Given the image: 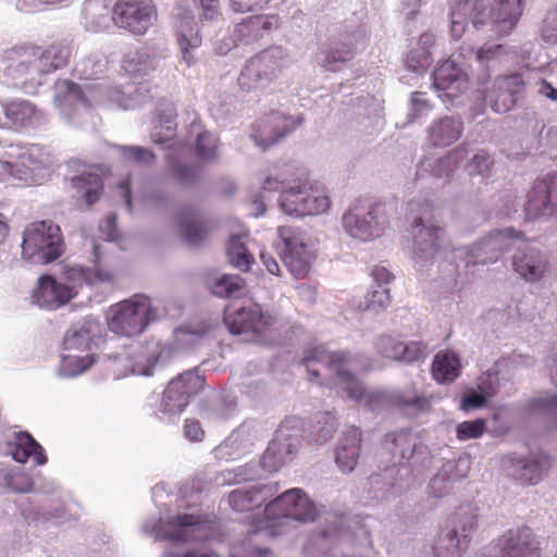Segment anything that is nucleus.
<instances>
[{
    "label": "nucleus",
    "mask_w": 557,
    "mask_h": 557,
    "mask_svg": "<svg viewBox=\"0 0 557 557\" xmlns=\"http://www.w3.org/2000/svg\"><path fill=\"white\" fill-rule=\"evenodd\" d=\"M486 0H450V34L454 39H460L471 18L475 28L491 26L497 36L509 35L518 25L523 14L525 0H496L487 9Z\"/></svg>",
    "instance_id": "obj_1"
},
{
    "label": "nucleus",
    "mask_w": 557,
    "mask_h": 557,
    "mask_svg": "<svg viewBox=\"0 0 557 557\" xmlns=\"http://www.w3.org/2000/svg\"><path fill=\"white\" fill-rule=\"evenodd\" d=\"M34 45L15 46L0 57V82L9 87L35 94L44 83Z\"/></svg>",
    "instance_id": "obj_2"
},
{
    "label": "nucleus",
    "mask_w": 557,
    "mask_h": 557,
    "mask_svg": "<svg viewBox=\"0 0 557 557\" xmlns=\"http://www.w3.org/2000/svg\"><path fill=\"white\" fill-rule=\"evenodd\" d=\"M110 312L109 330L124 337L139 336L157 318V308L151 298L144 294H135L112 305Z\"/></svg>",
    "instance_id": "obj_3"
},
{
    "label": "nucleus",
    "mask_w": 557,
    "mask_h": 557,
    "mask_svg": "<svg viewBox=\"0 0 557 557\" xmlns=\"http://www.w3.org/2000/svg\"><path fill=\"white\" fill-rule=\"evenodd\" d=\"M22 256L35 263L48 264L64 252V242L59 225L51 221H35L23 231Z\"/></svg>",
    "instance_id": "obj_4"
},
{
    "label": "nucleus",
    "mask_w": 557,
    "mask_h": 557,
    "mask_svg": "<svg viewBox=\"0 0 557 557\" xmlns=\"http://www.w3.org/2000/svg\"><path fill=\"white\" fill-rule=\"evenodd\" d=\"M223 321L230 333L247 334L257 339L272 327L275 317L263 312L255 302L239 307L236 304H230L224 310Z\"/></svg>",
    "instance_id": "obj_5"
},
{
    "label": "nucleus",
    "mask_w": 557,
    "mask_h": 557,
    "mask_svg": "<svg viewBox=\"0 0 557 557\" xmlns=\"http://www.w3.org/2000/svg\"><path fill=\"white\" fill-rule=\"evenodd\" d=\"M156 18L157 9L148 0H117L112 9L113 23L134 35H145Z\"/></svg>",
    "instance_id": "obj_6"
},
{
    "label": "nucleus",
    "mask_w": 557,
    "mask_h": 557,
    "mask_svg": "<svg viewBox=\"0 0 557 557\" xmlns=\"http://www.w3.org/2000/svg\"><path fill=\"white\" fill-rule=\"evenodd\" d=\"M542 547L531 528L510 529L498 536L487 557H541Z\"/></svg>",
    "instance_id": "obj_7"
},
{
    "label": "nucleus",
    "mask_w": 557,
    "mask_h": 557,
    "mask_svg": "<svg viewBox=\"0 0 557 557\" xmlns=\"http://www.w3.org/2000/svg\"><path fill=\"white\" fill-rule=\"evenodd\" d=\"M205 384V376L197 371H187L177 375L162 394L161 410L173 414L182 413L190 399L203 389Z\"/></svg>",
    "instance_id": "obj_8"
},
{
    "label": "nucleus",
    "mask_w": 557,
    "mask_h": 557,
    "mask_svg": "<svg viewBox=\"0 0 557 557\" xmlns=\"http://www.w3.org/2000/svg\"><path fill=\"white\" fill-rule=\"evenodd\" d=\"M315 513L314 504L299 488L284 492L264 508L269 520L292 519L309 522L314 520Z\"/></svg>",
    "instance_id": "obj_9"
},
{
    "label": "nucleus",
    "mask_w": 557,
    "mask_h": 557,
    "mask_svg": "<svg viewBox=\"0 0 557 557\" xmlns=\"http://www.w3.org/2000/svg\"><path fill=\"white\" fill-rule=\"evenodd\" d=\"M524 215L531 221L557 215V173L532 184L525 195Z\"/></svg>",
    "instance_id": "obj_10"
},
{
    "label": "nucleus",
    "mask_w": 557,
    "mask_h": 557,
    "mask_svg": "<svg viewBox=\"0 0 557 557\" xmlns=\"http://www.w3.org/2000/svg\"><path fill=\"white\" fill-rule=\"evenodd\" d=\"M380 205L370 200H358L343 216V225L348 234L367 242L381 235L382 223L377 220Z\"/></svg>",
    "instance_id": "obj_11"
},
{
    "label": "nucleus",
    "mask_w": 557,
    "mask_h": 557,
    "mask_svg": "<svg viewBox=\"0 0 557 557\" xmlns=\"http://www.w3.org/2000/svg\"><path fill=\"white\" fill-rule=\"evenodd\" d=\"M277 233L284 245L283 263L296 278L306 277L310 272L312 257L300 232L292 226H280Z\"/></svg>",
    "instance_id": "obj_12"
},
{
    "label": "nucleus",
    "mask_w": 557,
    "mask_h": 557,
    "mask_svg": "<svg viewBox=\"0 0 557 557\" xmlns=\"http://www.w3.org/2000/svg\"><path fill=\"white\" fill-rule=\"evenodd\" d=\"M76 295L77 292L73 287L46 274L38 278L32 298L40 308L54 310L70 302Z\"/></svg>",
    "instance_id": "obj_13"
},
{
    "label": "nucleus",
    "mask_w": 557,
    "mask_h": 557,
    "mask_svg": "<svg viewBox=\"0 0 557 557\" xmlns=\"http://www.w3.org/2000/svg\"><path fill=\"white\" fill-rule=\"evenodd\" d=\"M506 461L509 475L521 485L537 484L552 466L550 458L545 454H539L532 459L509 455Z\"/></svg>",
    "instance_id": "obj_14"
},
{
    "label": "nucleus",
    "mask_w": 557,
    "mask_h": 557,
    "mask_svg": "<svg viewBox=\"0 0 557 557\" xmlns=\"http://www.w3.org/2000/svg\"><path fill=\"white\" fill-rule=\"evenodd\" d=\"M207 529V520L202 516L183 513L169 518L162 525V533L168 541L186 543L201 540L198 533Z\"/></svg>",
    "instance_id": "obj_15"
},
{
    "label": "nucleus",
    "mask_w": 557,
    "mask_h": 557,
    "mask_svg": "<svg viewBox=\"0 0 557 557\" xmlns=\"http://www.w3.org/2000/svg\"><path fill=\"white\" fill-rule=\"evenodd\" d=\"M433 86L444 91V97L453 100L469 88V77L456 62L448 59L437 64L433 72Z\"/></svg>",
    "instance_id": "obj_16"
},
{
    "label": "nucleus",
    "mask_w": 557,
    "mask_h": 557,
    "mask_svg": "<svg viewBox=\"0 0 557 557\" xmlns=\"http://www.w3.org/2000/svg\"><path fill=\"white\" fill-rule=\"evenodd\" d=\"M293 129L292 121L280 112H271L253 125L251 137L257 146L268 149Z\"/></svg>",
    "instance_id": "obj_17"
},
{
    "label": "nucleus",
    "mask_w": 557,
    "mask_h": 557,
    "mask_svg": "<svg viewBox=\"0 0 557 557\" xmlns=\"http://www.w3.org/2000/svg\"><path fill=\"white\" fill-rule=\"evenodd\" d=\"M115 278V274L110 269L101 265L100 248L94 246V267L92 268H70L65 272V280L70 287L77 292L83 285H96L101 283H111Z\"/></svg>",
    "instance_id": "obj_18"
},
{
    "label": "nucleus",
    "mask_w": 557,
    "mask_h": 557,
    "mask_svg": "<svg viewBox=\"0 0 557 557\" xmlns=\"http://www.w3.org/2000/svg\"><path fill=\"white\" fill-rule=\"evenodd\" d=\"M159 359L157 350H123L113 357L114 370L124 375H151Z\"/></svg>",
    "instance_id": "obj_19"
},
{
    "label": "nucleus",
    "mask_w": 557,
    "mask_h": 557,
    "mask_svg": "<svg viewBox=\"0 0 557 557\" xmlns=\"http://www.w3.org/2000/svg\"><path fill=\"white\" fill-rule=\"evenodd\" d=\"M512 265L513 270L525 281L536 282L543 277L548 261L543 252L529 247L513 256Z\"/></svg>",
    "instance_id": "obj_20"
},
{
    "label": "nucleus",
    "mask_w": 557,
    "mask_h": 557,
    "mask_svg": "<svg viewBox=\"0 0 557 557\" xmlns=\"http://www.w3.org/2000/svg\"><path fill=\"white\" fill-rule=\"evenodd\" d=\"M8 446L16 462L25 463L30 457L37 466H44L48 461L42 446L28 432L15 433Z\"/></svg>",
    "instance_id": "obj_21"
},
{
    "label": "nucleus",
    "mask_w": 557,
    "mask_h": 557,
    "mask_svg": "<svg viewBox=\"0 0 557 557\" xmlns=\"http://www.w3.org/2000/svg\"><path fill=\"white\" fill-rule=\"evenodd\" d=\"M496 87L495 98L491 97V106L495 112L505 113L516 104L517 96L523 90L524 82L521 75L513 74L498 78Z\"/></svg>",
    "instance_id": "obj_22"
},
{
    "label": "nucleus",
    "mask_w": 557,
    "mask_h": 557,
    "mask_svg": "<svg viewBox=\"0 0 557 557\" xmlns=\"http://www.w3.org/2000/svg\"><path fill=\"white\" fill-rule=\"evenodd\" d=\"M362 434L358 428H349L337 447L336 465L342 472L349 473L357 466Z\"/></svg>",
    "instance_id": "obj_23"
},
{
    "label": "nucleus",
    "mask_w": 557,
    "mask_h": 557,
    "mask_svg": "<svg viewBox=\"0 0 557 557\" xmlns=\"http://www.w3.org/2000/svg\"><path fill=\"white\" fill-rule=\"evenodd\" d=\"M309 185L310 183L306 181L298 185L289 186L283 190L280 196V206L285 213L289 215L305 216L308 215L310 211L318 210V207H310L311 205L306 202Z\"/></svg>",
    "instance_id": "obj_24"
},
{
    "label": "nucleus",
    "mask_w": 557,
    "mask_h": 557,
    "mask_svg": "<svg viewBox=\"0 0 557 557\" xmlns=\"http://www.w3.org/2000/svg\"><path fill=\"white\" fill-rule=\"evenodd\" d=\"M296 449L290 436L284 434V426H280L274 438L262 456V465L269 470H277L289 459Z\"/></svg>",
    "instance_id": "obj_25"
},
{
    "label": "nucleus",
    "mask_w": 557,
    "mask_h": 557,
    "mask_svg": "<svg viewBox=\"0 0 557 557\" xmlns=\"http://www.w3.org/2000/svg\"><path fill=\"white\" fill-rule=\"evenodd\" d=\"M274 67L263 55L251 58L238 76V85L243 90L250 91L258 88L263 81L272 77Z\"/></svg>",
    "instance_id": "obj_26"
},
{
    "label": "nucleus",
    "mask_w": 557,
    "mask_h": 557,
    "mask_svg": "<svg viewBox=\"0 0 557 557\" xmlns=\"http://www.w3.org/2000/svg\"><path fill=\"white\" fill-rule=\"evenodd\" d=\"M54 106L64 114H71L78 106H89L79 85L67 81L55 84Z\"/></svg>",
    "instance_id": "obj_27"
},
{
    "label": "nucleus",
    "mask_w": 557,
    "mask_h": 557,
    "mask_svg": "<svg viewBox=\"0 0 557 557\" xmlns=\"http://www.w3.org/2000/svg\"><path fill=\"white\" fill-rule=\"evenodd\" d=\"M35 50L38 52L36 60L42 70V77L64 67L71 55L70 47L62 42H53L46 49L35 46Z\"/></svg>",
    "instance_id": "obj_28"
},
{
    "label": "nucleus",
    "mask_w": 557,
    "mask_h": 557,
    "mask_svg": "<svg viewBox=\"0 0 557 557\" xmlns=\"http://www.w3.org/2000/svg\"><path fill=\"white\" fill-rule=\"evenodd\" d=\"M178 224L181 234L189 245H198L205 240L211 228L195 210H187L180 214Z\"/></svg>",
    "instance_id": "obj_29"
},
{
    "label": "nucleus",
    "mask_w": 557,
    "mask_h": 557,
    "mask_svg": "<svg viewBox=\"0 0 557 557\" xmlns=\"http://www.w3.org/2000/svg\"><path fill=\"white\" fill-rule=\"evenodd\" d=\"M383 449L391 454V462L395 466L409 458L414 451V441L409 431L392 432L383 440Z\"/></svg>",
    "instance_id": "obj_30"
},
{
    "label": "nucleus",
    "mask_w": 557,
    "mask_h": 557,
    "mask_svg": "<svg viewBox=\"0 0 557 557\" xmlns=\"http://www.w3.org/2000/svg\"><path fill=\"white\" fill-rule=\"evenodd\" d=\"M461 363L453 350H440L432 362V376L437 383H450L460 372Z\"/></svg>",
    "instance_id": "obj_31"
},
{
    "label": "nucleus",
    "mask_w": 557,
    "mask_h": 557,
    "mask_svg": "<svg viewBox=\"0 0 557 557\" xmlns=\"http://www.w3.org/2000/svg\"><path fill=\"white\" fill-rule=\"evenodd\" d=\"M177 45L182 51L183 60L188 66L193 65L196 61L191 50L201 46L202 38L199 30L193 26V21L182 18L177 25L176 30Z\"/></svg>",
    "instance_id": "obj_32"
},
{
    "label": "nucleus",
    "mask_w": 557,
    "mask_h": 557,
    "mask_svg": "<svg viewBox=\"0 0 557 557\" xmlns=\"http://www.w3.org/2000/svg\"><path fill=\"white\" fill-rule=\"evenodd\" d=\"M462 123L453 117L435 121L430 128V138L435 146H449L459 139Z\"/></svg>",
    "instance_id": "obj_33"
},
{
    "label": "nucleus",
    "mask_w": 557,
    "mask_h": 557,
    "mask_svg": "<svg viewBox=\"0 0 557 557\" xmlns=\"http://www.w3.org/2000/svg\"><path fill=\"white\" fill-rule=\"evenodd\" d=\"M265 499L263 488L257 486L236 488L228 495L230 506L238 512L249 511L260 507Z\"/></svg>",
    "instance_id": "obj_34"
},
{
    "label": "nucleus",
    "mask_w": 557,
    "mask_h": 557,
    "mask_svg": "<svg viewBox=\"0 0 557 557\" xmlns=\"http://www.w3.org/2000/svg\"><path fill=\"white\" fill-rule=\"evenodd\" d=\"M166 162L171 177L181 186H189L196 183L201 174L202 169L184 159L168 154Z\"/></svg>",
    "instance_id": "obj_35"
},
{
    "label": "nucleus",
    "mask_w": 557,
    "mask_h": 557,
    "mask_svg": "<svg viewBox=\"0 0 557 557\" xmlns=\"http://www.w3.org/2000/svg\"><path fill=\"white\" fill-rule=\"evenodd\" d=\"M72 186L83 197L88 206L97 202L103 193V182L95 173L82 174L71 180Z\"/></svg>",
    "instance_id": "obj_36"
},
{
    "label": "nucleus",
    "mask_w": 557,
    "mask_h": 557,
    "mask_svg": "<svg viewBox=\"0 0 557 557\" xmlns=\"http://www.w3.org/2000/svg\"><path fill=\"white\" fill-rule=\"evenodd\" d=\"M98 325L87 324L70 329L64 335L65 348H91L101 344L100 336L96 335Z\"/></svg>",
    "instance_id": "obj_37"
},
{
    "label": "nucleus",
    "mask_w": 557,
    "mask_h": 557,
    "mask_svg": "<svg viewBox=\"0 0 557 557\" xmlns=\"http://www.w3.org/2000/svg\"><path fill=\"white\" fill-rule=\"evenodd\" d=\"M413 226H421L417 236L418 250L421 253L429 256L435 253L438 249V242L441 239V235L443 234V230L434 225L425 226L422 216L416 220Z\"/></svg>",
    "instance_id": "obj_38"
},
{
    "label": "nucleus",
    "mask_w": 557,
    "mask_h": 557,
    "mask_svg": "<svg viewBox=\"0 0 557 557\" xmlns=\"http://www.w3.org/2000/svg\"><path fill=\"white\" fill-rule=\"evenodd\" d=\"M226 256L230 263L242 271H248L253 263V256L248 251L239 235L230 237Z\"/></svg>",
    "instance_id": "obj_39"
},
{
    "label": "nucleus",
    "mask_w": 557,
    "mask_h": 557,
    "mask_svg": "<svg viewBox=\"0 0 557 557\" xmlns=\"http://www.w3.org/2000/svg\"><path fill=\"white\" fill-rule=\"evenodd\" d=\"M35 114L36 108L28 101L15 100L5 104V116L18 126L29 124Z\"/></svg>",
    "instance_id": "obj_40"
},
{
    "label": "nucleus",
    "mask_w": 557,
    "mask_h": 557,
    "mask_svg": "<svg viewBox=\"0 0 557 557\" xmlns=\"http://www.w3.org/2000/svg\"><path fill=\"white\" fill-rule=\"evenodd\" d=\"M354 57V49L350 42H335L325 51L323 66L331 71H337L339 65L351 60Z\"/></svg>",
    "instance_id": "obj_41"
},
{
    "label": "nucleus",
    "mask_w": 557,
    "mask_h": 557,
    "mask_svg": "<svg viewBox=\"0 0 557 557\" xmlns=\"http://www.w3.org/2000/svg\"><path fill=\"white\" fill-rule=\"evenodd\" d=\"M433 396L420 395L413 391L397 393L393 396L395 405L403 409L424 411L431 407Z\"/></svg>",
    "instance_id": "obj_42"
},
{
    "label": "nucleus",
    "mask_w": 557,
    "mask_h": 557,
    "mask_svg": "<svg viewBox=\"0 0 557 557\" xmlns=\"http://www.w3.org/2000/svg\"><path fill=\"white\" fill-rule=\"evenodd\" d=\"M245 281L239 275L224 274L212 287L214 295L220 297H236L245 288Z\"/></svg>",
    "instance_id": "obj_43"
},
{
    "label": "nucleus",
    "mask_w": 557,
    "mask_h": 557,
    "mask_svg": "<svg viewBox=\"0 0 557 557\" xmlns=\"http://www.w3.org/2000/svg\"><path fill=\"white\" fill-rule=\"evenodd\" d=\"M108 70V60L99 55H90L86 58L76 71L83 79L101 78Z\"/></svg>",
    "instance_id": "obj_44"
},
{
    "label": "nucleus",
    "mask_w": 557,
    "mask_h": 557,
    "mask_svg": "<svg viewBox=\"0 0 557 557\" xmlns=\"http://www.w3.org/2000/svg\"><path fill=\"white\" fill-rule=\"evenodd\" d=\"M94 361L90 355L84 357L66 355L61 359L60 372L64 376H76L89 369Z\"/></svg>",
    "instance_id": "obj_45"
},
{
    "label": "nucleus",
    "mask_w": 557,
    "mask_h": 557,
    "mask_svg": "<svg viewBox=\"0 0 557 557\" xmlns=\"http://www.w3.org/2000/svg\"><path fill=\"white\" fill-rule=\"evenodd\" d=\"M306 202L308 205H311L310 207H318L317 211H310L308 215L324 213L331 207V200L326 193V189L318 183H310Z\"/></svg>",
    "instance_id": "obj_46"
},
{
    "label": "nucleus",
    "mask_w": 557,
    "mask_h": 557,
    "mask_svg": "<svg viewBox=\"0 0 557 557\" xmlns=\"http://www.w3.org/2000/svg\"><path fill=\"white\" fill-rule=\"evenodd\" d=\"M487 429V422L484 419L463 421L456 428V436L459 441L475 440L481 437Z\"/></svg>",
    "instance_id": "obj_47"
},
{
    "label": "nucleus",
    "mask_w": 557,
    "mask_h": 557,
    "mask_svg": "<svg viewBox=\"0 0 557 557\" xmlns=\"http://www.w3.org/2000/svg\"><path fill=\"white\" fill-rule=\"evenodd\" d=\"M218 138L209 132L197 136L196 152L202 161H212L216 157Z\"/></svg>",
    "instance_id": "obj_48"
},
{
    "label": "nucleus",
    "mask_w": 557,
    "mask_h": 557,
    "mask_svg": "<svg viewBox=\"0 0 557 557\" xmlns=\"http://www.w3.org/2000/svg\"><path fill=\"white\" fill-rule=\"evenodd\" d=\"M5 485L15 493H28L34 488V482L29 474L22 471L9 472L5 478Z\"/></svg>",
    "instance_id": "obj_49"
},
{
    "label": "nucleus",
    "mask_w": 557,
    "mask_h": 557,
    "mask_svg": "<svg viewBox=\"0 0 557 557\" xmlns=\"http://www.w3.org/2000/svg\"><path fill=\"white\" fill-rule=\"evenodd\" d=\"M175 115L176 114H175L173 108L170 106H168L163 110L158 111V113L156 115V120H154V123H156L154 127L156 128L159 126L165 127V129L169 132V134L165 135L164 137H161L158 133H153L152 138H153L154 143H162L168 137L172 136L174 126H175V123H174Z\"/></svg>",
    "instance_id": "obj_50"
},
{
    "label": "nucleus",
    "mask_w": 557,
    "mask_h": 557,
    "mask_svg": "<svg viewBox=\"0 0 557 557\" xmlns=\"http://www.w3.org/2000/svg\"><path fill=\"white\" fill-rule=\"evenodd\" d=\"M494 161L490 153L485 150L476 152L467 164V170L470 175H488Z\"/></svg>",
    "instance_id": "obj_51"
},
{
    "label": "nucleus",
    "mask_w": 557,
    "mask_h": 557,
    "mask_svg": "<svg viewBox=\"0 0 557 557\" xmlns=\"http://www.w3.org/2000/svg\"><path fill=\"white\" fill-rule=\"evenodd\" d=\"M271 28V23L260 15L250 16L243 23L237 25L236 32L239 35H252L253 38L259 37L260 29L268 30Z\"/></svg>",
    "instance_id": "obj_52"
},
{
    "label": "nucleus",
    "mask_w": 557,
    "mask_h": 557,
    "mask_svg": "<svg viewBox=\"0 0 557 557\" xmlns=\"http://www.w3.org/2000/svg\"><path fill=\"white\" fill-rule=\"evenodd\" d=\"M120 151L125 160L136 163L150 164L156 159L153 152L144 147L122 146Z\"/></svg>",
    "instance_id": "obj_53"
},
{
    "label": "nucleus",
    "mask_w": 557,
    "mask_h": 557,
    "mask_svg": "<svg viewBox=\"0 0 557 557\" xmlns=\"http://www.w3.org/2000/svg\"><path fill=\"white\" fill-rule=\"evenodd\" d=\"M519 233H515L513 230L497 231L487 239L480 243L476 247L478 250L492 251L497 248H502L507 238L519 237Z\"/></svg>",
    "instance_id": "obj_54"
},
{
    "label": "nucleus",
    "mask_w": 557,
    "mask_h": 557,
    "mask_svg": "<svg viewBox=\"0 0 557 557\" xmlns=\"http://www.w3.org/2000/svg\"><path fill=\"white\" fill-rule=\"evenodd\" d=\"M407 66L416 72L426 70L432 63V55L429 50H411L406 59Z\"/></svg>",
    "instance_id": "obj_55"
},
{
    "label": "nucleus",
    "mask_w": 557,
    "mask_h": 557,
    "mask_svg": "<svg viewBox=\"0 0 557 557\" xmlns=\"http://www.w3.org/2000/svg\"><path fill=\"white\" fill-rule=\"evenodd\" d=\"M231 557H272L268 548L252 546L250 543H242L233 548Z\"/></svg>",
    "instance_id": "obj_56"
},
{
    "label": "nucleus",
    "mask_w": 557,
    "mask_h": 557,
    "mask_svg": "<svg viewBox=\"0 0 557 557\" xmlns=\"http://www.w3.org/2000/svg\"><path fill=\"white\" fill-rule=\"evenodd\" d=\"M337 375L341 380L347 382V384H348L346 387L347 395L351 399L360 401L364 396V389L360 385L357 384V382L354 380V376L350 373L339 370V369L337 371Z\"/></svg>",
    "instance_id": "obj_57"
},
{
    "label": "nucleus",
    "mask_w": 557,
    "mask_h": 557,
    "mask_svg": "<svg viewBox=\"0 0 557 557\" xmlns=\"http://www.w3.org/2000/svg\"><path fill=\"white\" fill-rule=\"evenodd\" d=\"M272 0H231L232 8L236 12H250L263 10Z\"/></svg>",
    "instance_id": "obj_58"
},
{
    "label": "nucleus",
    "mask_w": 557,
    "mask_h": 557,
    "mask_svg": "<svg viewBox=\"0 0 557 557\" xmlns=\"http://www.w3.org/2000/svg\"><path fill=\"white\" fill-rule=\"evenodd\" d=\"M184 435L191 442H200L205 437L201 423L196 419H186L183 426Z\"/></svg>",
    "instance_id": "obj_59"
},
{
    "label": "nucleus",
    "mask_w": 557,
    "mask_h": 557,
    "mask_svg": "<svg viewBox=\"0 0 557 557\" xmlns=\"http://www.w3.org/2000/svg\"><path fill=\"white\" fill-rule=\"evenodd\" d=\"M411 107L414 117L432 110L433 106L424 98V92L413 91L411 94Z\"/></svg>",
    "instance_id": "obj_60"
},
{
    "label": "nucleus",
    "mask_w": 557,
    "mask_h": 557,
    "mask_svg": "<svg viewBox=\"0 0 557 557\" xmlns=\"http://www.w3.org/2000/svg\"><path fill=\"white\" fill-rule=\"evenodd\" d=\"M389 302L388 289L382 288L372 293L371 300L368 301L366 309L377 310L384 308Z\"/></svg>",
    "instance_id": "obj_61"
},
{
    "label": "nucleus",
    "mask_w": 557,
    "mask_h": 557,
    "mask_svg": "<svg viewBox=\"0 0 557 557\" xmlns=\"http://www.w3.org/2000/svg\"><path fill=\"white\" fill-rule=\"evenodd\" d=\"M486 403L485 396L478 393H471L469 395H466L460 404V408L463 411H470L475 408H480L484 406Z\"/></svg>",
    "instance_id": "obj_62"
},
{
    "label": "nucleus",
    "mask_w": 557,
    "mask_h": 557,
    "mask_svg": "<svg viewBox=\"0 0 557 557\" xmlns=\"http://www.w3.org/2000/svg\"><path fill=\"white\" fill-rule=\"evenodd\" d=\"M286 180L281 178L280 175H270L268 176L262 185V190L264 191H281L283 193L284 189L287 187Z\"/></svg>",
    "instance_id": "obj_63"
},
{
    "label": "nucleus",
    "mask_w": 557,
    "mask_h": 557,
    "mask_svg": "<svg viewBox=\"0 0 557 557\" xmlns=\"http://www.w3.org/2000/svg\"><path fill=\"white\" fill-rule=\"evenodd\" d=\"M200 4L203 18L212 21L220 15L219 0H200Z\"/></svg>",
    "instance_id": "obj_64"
}]
</instances>
